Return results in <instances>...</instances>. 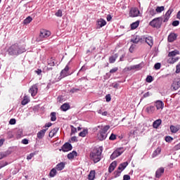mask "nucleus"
<instances>
[{
	"label": "nucleus",
	"instance_id": "obj_1",
	"mask_svg": "<svg viewBox=\"0 0 180 180\" xmlns=\"http://www.w3.org/2000/svg\"><path fill=\"white\" fill-rule=\"evenodd\" d=\"M98 129H100L97 134V139L100 141H103V140H106V137H108V130L110 129V126L105 125H98L97 127H96V129L98 130Z\"/></svg>",
	"mask_w": 180,
	"mask_h": 180
},
{
	"label": "nucleus",
	"instance_id": "obj_2",
	"mask_svg": "<svg viewBox=\"0 0 180 180\" xmlns=\"http://www.w3.org/2000/svg\"><path fill=\"white\" fill-rule=\"evenodd\" d=\"M25 51H26V49L23 48V46H19L18 44H13L8 49V53L9 56H19V54L25 53Z\"/></svg>",
	"mask_w": 180,
	"mask_h": 180
},
{
	"label": "nucleus",
	"instance_id": "obj_3",
	"mask_svg": "<svg viewBox=\"0 0 180 180\" xmlns=\"http://www.w3.org/2000/svg\"><path fill=\"white\" fill-rule=\"evenodd\" d=\"M103 151V147L100 146L96 149H94L91 153H90V158L95 164L96 162H99L101 160V155H102V153Z\"/></svg>",
	"mask_w": 180,
	"mask_h": 180
},
{
	"label": "nucleus",
	"instance_id": "obj_4",
	"mask_svg": "<svg viewBox=\"0 0 180 180\" xmlns=\"http://www.w3.org/2000/svg\"><path fill=\"white\" fill-rule=\"evenodd\" d=\"M162 22H164V18L158 17L151 20L149 22V26H151L152 27H155L156 29H160V27H161L162 25Z\"/></svg>",
	"mask_w": 180,
	"mask_h": 180
},
{
	"label": "nucleus",
	"instance_id": "obj_5",
	"mask_svg": "<svg viewBox=\"0 0 180 180\" xmlns=\"http://www.w3.org/2000/svg\"><path fill=\"white\" fill-rule=\"evenodd\" d=\"M51 34L50 31H47L46 30H41L39 36L37 38V41H43L44 39H47Z\"/></svg>",
	"mask_w": 180,
	"mask_h": 180
},
{
	"label": "nucleus",
	"instance_id": "obj_6",
	"mask_svg": "<svg viewBox=\"0 0 180 180\" xmlns=\"http://www.w3.org/2000/svg\"><path fill=\"white\" fill-rule=\"evenodd\" d=\"M128 165H129V162H127L121 163L119 165L117 170L114 172L115 178H117L120 176V174H122V171H124V169H125L126 167H127Z\"/></svg>",
	"mask_w": 180,
	"mask_h": 180
},
{
	"label": "nucleus",
	"instance_id": "obj_7",
	"mask_svg": "<svg viewBox=\"0 0 180 180\" xmlns=\"http://www.w3.org/2000/svg\"><path fill=\"white\" fill-rule=\"evenodd\" d=\"M124 151H126V148L123 147L117 148V150H115L110 155V160H115V158H117V157L122 155V153H124Z\"/></svg>",
	"mask_w": 180,
	"mask_h": 180
},
{
	"label": "nucleus",
	"instance_id": "obj_8",
	"mask_svg": "<svg viewBox=\"0 0 180 180\" xmlns=\"http://www.w3.org/2000/svg\"><path fill=\"white\" fill-rule=\"evenodd\" d=\"M141 39L143 41H145L150 48L154 46V39L152 38V37L143 36L141 37Z\"/></svg>",
	"mask_w": 180,
	"mask_h": 180
},
{
	"label": "nucleus",
	"instance_id": "obj_9",
	"mask_svg": "<svg viewBox=\"0 0 180 180\" xmlns=\"http://www.w3.org/2000/svg\"><path fill=\"white\" fill-rule=\"evenodd\" d=\"M174 12V8L172 7H170L169 10L166 12L165 15H163L162 18H163V22L165 23L169 20V18L171 16V13Z\"/></svg>",
	"mask_w": 180,
	"mask_h": 180
},
{
	"label": "nucleus",
	"instance_id": "obj_10",
	"mask_svg": "<svg viewBox=\"0 0 180 180\" xmlns=\"http://www.w3.org/2000/svg\"><path fill=\"white\" fill-rule=\"evenodd\" d=\"M140 15V10L137 8H131L129 11L130 18H137Z\"/></svg>",
	"mask_w": 180,
	"mask_h": 180
},
{
	"label": "nucleus",
	"instance_id": "obj_11",
	"mask_svg": "<svg viewBox=\"0 0 180 180\" xmlns=\"http://www.w3.org/2000/svg\"><path fill=\"white\" fill-rule=\"evenodd\" d=\"M72 150V145L71 143L67 142L64 145H63L60 151H63V153H68V151H71Z\"/></svg>",
	"mask_w": 180,
	"mask_h": 180
},
{
	"label": "nucleus",
	"instance_id": "obj_12",
	"mask_svg": "<svg viewBox=\"0 0 180 180\" xmlns=\"http://www.w3.org/2000/svg\"><path fill=\"white\" fill-rule=\"evenodd\" d=\"M180 87V78H176L173 81L172 84V88L174 91H178Z\"/></svg>",
	"mask_w": 180,
	"mask_h": 180
},
{
	"label": "nucleus",
	"instance_id": "obj_13",
	"mask_svg": "<svg viewBox=\"0 0 180 180\" xmlns=\"http://www.w3.org/2000/svg\"><path fill=\"white\" fill-rule=\"evenodd\" d=\"M69 70H70V68L68 67V65H66L65 68L63 70H62V71L60 72V77L62 78H65V77H68V75H71V74L68 72Z\"/></svg>",
	"mask_w": 180,
	"mask_h": 180
},
{
	"label": "nucleus",
	"instance_id": "obj_14",
	"mask_svg": "<svg viewBox=\"0 0 180 180\" xmlns=\"http://www.w3.org/2000/svg\"><path fill=\"white\" fill-rule=\"evenodd\" d=\"M37 91H39V89L37 88V84H34L30 89L29 92L31 94L32 96H36V95H37Z\"/></svg>",
	"mask_w": 180,
	"mask_h": 180
},
{
	"label": "nucleus",
	"instance_id": "obj_15",
	"mask_svg": "<svg viewBox=\"0 0 180 180\" xmlns=\"http://www.w3.org/2000/svg\"><path fill=\"white\" fill-rule=\"evenodd\" d=\"M98 29H101V27H103V26H106V20H103V18L98 19L96 21Z\"/></svg>",
	"mask_w": 180,
	"mask_h": 180
},
{
	"label": "nucleus",
	"instance_id": "obj_16",
	"mask_svg": "<svg viewBox=\"0 0 180 180\" xmlns=\"http://www.w3.org/2000/svg\"><path fill=\"white\" fill-rule=\"evenodd\" d=\"M176 37H178V35L175 33H171L167 38V40L169 43H172V41H175L176 40Z\"/></svg>",
	"mask_w": 180,
	"mask_h": 180
},
{
	"label": "nucleus",
	"instance_id": "obj_17",
	"mask_svg": "<svg viewBox=\"0 0 180 180\" xmlns=\"http://www.w3.org/2000/svg\"><path fill=\"white\" fill-rule=\"evenodd\" d=\"M164 167H160L159 169H157L156 172H155V177L156 178H161V176H162V174H164Z\"/></svg>",
	"mask_w": 180,
	"mask_h": 180
},
{
	"label": "nucleus",
	"instance_id": "obj_18",
	"mask_svg": "<svg viewBox=\"0 0 180 180\" xmlns=\"http://www.w3.org/2000/svg\"><path fill=\"white\" fill-rule=\"evenodd\" d=\"M117 165V162H116V161H114V162H112L110 165V166H109V167H108V172H110V174L111 173V172H113V171H115V168H116V166Z\"/></svg>",
	"mask_w": 180,
	"mask_h": 180
},
{
	"label": "nucleus",
	"instance_id": "obj_19",
	"mask_svg": "<svg viewBox=\"0 0 180 180\" xmlns=\"http://www.w3.org/2000/svg\"><path fill=\"white\" fill-rule=\"evenodd\" d=\"M155 106L158 110L164 109V103L162 101L158 100L155 102Z\"/></svg>",
	"mask_w": 180,
	"mask_h": 180
},
{
	"label": "nucleus",
	"instance_id": "obj_20",
	"mask_svg": "<svg viewBox=\"0 0 180 180\" xmlns=\"http://www.w3.org/2000/svg\"><path fill=\"white\" fill-rule=\"evenodd\" d=\"M161 123H162V120H161V119L156 120L153 123V127L154 129H158V127H160V126H161Z\"/></svg>",
	"mask_w": 180,
	"mask_h": 180
},
{
	"label": "nucleus",
	"instance_id": "obj_21",
	"mask_svg": "<svg viewBox=\"0 0 180 180\" xmlns=\"http://www.w3.org/2000/svg\"><path fill=\"white\" fill-rule=\"evenodd\" d=\"M46 131H47V129H42L39 131L37 133V138L39 139V140H41V139H43L44 137V134H46Z\"/></svg>",
	"mask_w": 180,
	"mask_h": 180
},
{
	"label": "nucleus",
	"instance_id": "obj_22",
	"mask_svg": "<svg viewBox=\"0 0 180 180\" xmlns=\"http://www.w3.org/2000/svg\"><path fill=\"white\" fill-rule=\"evenodd\" d=\"M117 57H119V55L117 53H115V55L110 56L109 58L110 64H113V63H115L116 61V60L117 59Z\"/></svg>",
	"mask_w": 180,
	"mask_h": 180
},
{
	"label": "nucleus",
	"instance_id": "obj_23",
	"mask_svg": "<svg viewBox=\"0 0 180 180\" xmlns=\"http://www.w3.org/2000/svg\"><path fill=\"white\" fill-rule=\"evenodd\" d=\"M141 40H143V39H141L140 36L136 35L134 37V39L131 40V41H132V43H134V44H137V43H139V41H141Z\"/></svg>",
	"mask_w": 180,
	"mask_h": 180
},
{
	"label": "nucleus",
	"instance_id": "obj_24",
	"mask_svg": "<svg viewBox=\"0 0 180 180\" xmlns=\"http://www.w3.org/2000/svg\"><path fill=\"white\" fill-rule=\"evenodd\" d=\"M77 155H78V153H77V151L73 150L69 154H68V160H72V158H74L75 157H77Z\"/></svg>",
	"mask_w": 180,
	"mask_h": 180
},
{
	"label": "nucleus",
	"instance_id": "obj_25",
	"mask_svg": "<svg viewBox=\"0 0 180 180\" xmlns=\"http://www.w3.org/2000/svg\"><path fill=\"white\" fill-rule=\"evenodd\" d=\"M139 25H140V20H136V22H132L131 24V30H134L135 29H137Z\"/></svg>",
	"mask_w": 180,
	"mask_h": 180
},
{
	"label": "nucleus",
	"instance_id": "obj_26",
	"mask_svg": "<svg viewBox=\"0 0 180 180\" xmlns=\"http://www.w3.org/2000/svg\"><path fill=\"white\" fill-rule=\"evenodd\" d=\"M57 131H58V128L56 127L53 128L50 132H49V137L53 138L56 134H57Z\"/></svg>",
	"mask_w": 180,
	"mask_h": 180
},
{
	"label": "nucleus",
	"instance_id": "obj_27",
	"mask_svg": "<svg viewBox=\"0 0 180 180\" xmlns=\"http://www.w3.org/2000/svg\"><path fill=\"white\" fill-rule=\"evenodd\" d=\"M160 154H161V148H158L152 154V158H155V157H157V155H160Z\"/></svg>",
	"mask_w": 180,
	"mask_h": 180
},
{
	"label": "nucleus",
	"instance_id": "obj_28",
	"mask_svg": "<svg viewBox=\"0 0 180 180\" xmlns=\"http://www.w3.org/2000/svg\"><path fill=\"white\" fill-rule=\"evenodd\" d=\"M30 102V99L29 98V96H25L23 100L21 102V105L25 106V105H27V103Z\"/></svg>",
	"mask_w": 180,
	"mask_h": 180
},
{
	"label": "nucleus",
	"instance_id": "obj_29",
	"mask_svg": "<svg viewBox=\"0 0 180 180\" xmlns=\"http://www.w3.org/2000/svg\"><path fill=\"white\" fill-rule=\"evenodd\" d=\"M60 109L61 110H63V112H67V110H68V109H70V104L68 103H64L63 105H62L60 106Z\"/></svg>",
	"mask_w": 180,
	"mask_h": 180
},
{
	"label": "nucleus",
	"instance_id": "obj_30",
	"mask_svg": "<svg viewBox=\"0 0 180 180\" xmlns=\"http://www.w3.org/2000/svg\"><path fill=\"white\" fill-rule=\"evenodd\" d=\"M65 167V164L64 162L58 163L56 165V169H58V171H62V169H64Z\"/></svg>",
	"mask_w": 180,
	"mask_h": 180
},
{
	"label": "nucleus",
	"instance_id": "obj_31",
	"mask_svg": "<svg viewBox=\"0 0 180 180\" xmlns=\"http://www.w3.org/2000/svg\"><path fill=\"white\" fill-rule=\"evenodd\" d=\"M179 131V127L176 126H174V125H171L170 126V131H172V133H177Z\"/></svg>",
	"mask_w": 180,
	"mask_h": 180
},
{
	"label": "nucleus",
	"instance_id": "obj_32",
	"mask_svg": "<svg viewBox=\"0 0 180 180\" xmlns=\"http://www.w3.org/2000/svg\"><path fill=\"white\" fill-rule=\"evenodd\" d=\"M179 54V51L174 50L172 51L169 52L168 57H175V56Z\"/></svg>",
	"mask_w": 180,
	"mask_h": 180
},
{
	"label": "nucleus",
	"instance_id": "obj_33",
	"mask_svg": "<svg viewBox=\"0 0 180 180\" xmlns=\"http://www.w3.org/2000/svg\"><path fill=\"white\" fill-rule=\"evenodd\" d=\"M155 110V107H154L153 105H150L146 108L147 113H154Z\"/></svg>",
	"mask_w": 180,
	"mask_h": 180
},
{
	"label": "nucleus",
	"instance_id": "obj_34",
	"mask_svg": "<svg viewBox=\"0 0 180 180\" xmlns=\"http://www.w3.org/2000/svg\"><path fill=\"white\" fill-rule=\"evenodd\" d=\"M88 179L89 180H94L95 179V171L91 170L90 173L88 175Z\"/></svg>",
	"mask_w": 180,
	"mask_h": 180
},
{
	"label": "nucleus",
	"instance_id": "obj_35",
	"mask_svg": "<svg viewBox=\"0 0 180 180\" xmlns=\"http://www.w3.org/2000/svg\"><path fill=\"white\" fill-rule=\"evenodd\" d=\"M55 175H57V169L53 168L50 171L49 176H51V178H54Z\"/></svg>",
	"mask_w": 180,
	"mask_h": 180
},
{
	"label": "nucleus",
	"instance_id": "obj_36",
	"mask_svg": "<svg viewBox=\"0 0 180 180\" xmlns=\"http://www.w3.org/2000/svg\"><path fill=\"white\" fill-rule=\"evenodd\" d=\"M32 20H33V19L32 18V17L28 16V17H27V18L23 20V23H24V25H29V23H30V22H32Z\"/></svg>",
	"mask_w": 180,
	"mask_h": 180
},
{
	"label": "nucleus",
	"instance_id": "obj_37",
	"mask_svg": "<svg viewBox=\"0 0 180 180\" xmlns=\"http://www.w3.org/2000/svg\"><path fill=\"white\" fill-rule=\"evenodd\" d=\"M133 70H141L143 68V63L132 65Z\"/></svg>",
	"mask_w": 180,
	"mask_h": 180
},
{
	"label": "nucleus",
	"instance_id": "obj_38",
	"mask_svg": "<svg viewBox=\"0 0 180 180\" xmlns=\"http://www.w3.org/2000/svg\"><path fill=\"white\" fill-rule=\"evenodd\" d=\"M165 9V7L162 6H158L155 11L157 13H161V12L164 11Z\"/></svg>",
	"mask_w": 180,
	"mask_h": 180
},
{
	"label": "nucleus",
	"instance_id": "obj_39",
	"mask_svg": "<svg viewBox=\"0 0 180 180\" xmlns=\"http://www.w3.org/2000/svg\"><path fill=\"white\" fill-rule=\"evenodd\" d=\"M86 134H88V129H84L82 131H81L79 134V136L80 137H85V136H86Z\"/></svg>",
	"mask_w": 180,
	"mask_h": 180
},
{
	"label": "nucleus",
	"instance_id": "obj_40",
	"mask_svg": "<svg viewBox=\"0 0 180 180\" xmlns=\"http://www.w3.org/2000/svg\"><path fill=\"white\" fill-rule=\"evenodd\" d=\"M57 117H56V112H53L51 113V122H56Z\"/></svg>",
	"mask_w": 180,
	"mask_h": 180
},
{
	"label": "nucleus",
	"instance_id": "obj_41",
	"mask_svg": "<svg viewBox=\"0 0 180 180\" xmlns=\"http://www.w3.org/2000/svg\"><path fill=\"white\" fill-rule=\"evenodd\" d=\"M6 157H8V153H6V152H1L0 153V160H2L3 158H5Z\"/></svg>",
	"mask_w": 180,
	"mask_h": 180
},
{
	"label": "nucleus",
	"instance_id": "obj_42",
	"mask_svg": "<svg viewBox=\"0 0 180 180\" xmlns=\"http://www.w3.org/2000/svg\"><path fill=\"white\" fill-rule=\"evenodd\" d=\"M55 15L57 18H61V16H63V11L61 9L58 10Z\"/></svg>",
	"mask_w": 180,
	"mask_h": 180
},
{
	"label": "nucleus",
	"instance_id": "obj_43",
	"mask_svg": "<svg viewBox=\"0 0 180 180\" xmlns=\"http://www.w3.org/2000/svg\"><path fill=\"white\" fill-rule=\"evenodd\" d=\"M8 165V162L1 161L0 162V168H4V167H6Z\"/></svg>",
	"mask_w": 180,
	"mask_h": 180
},
{
	"label": "nucleus",
	"instance_id": "obj_44",
	"mask_svg": "<svg viewBox=\"0 0 180 180\" xmlns=\"http://www.w3.org/2000/svg\"><path fill=\"white\" fill-rule=\"evenodd\" d=\"M153 76L149 75L146 77V82L150 83V82H153Z\"/></svg>",
	"mask_w": 180,
	"mask_h": 180
},
{
	"label": "nucleus",
	"instance_id": "obj_45",
	"mask_svg": "<svg viewBox=\"0 0 180 180\" xmlns=\"http://www.w3.org/2000/svg\"><path fill=\"white\" fill-rule=\"evenodd\" d=\"M172 140H174V139L171 136L165 137V141H167V143H171V141H172Z\"/></svg>",
	"mask_w": 180,
	"mask_h": 180
},
{
	"label": "nucleus",
	"instance_id": "obj_46",
	"mask_svg": "<svg viewBox=\"0 0 180 180\" xmlns=\"http://www.w3.org/2000/svg\"><path fill=\"white\" fill-rule=\"evenodd\" d=\"M154 68L155 70H160V68H161V63H155L154 65Z\"/></svg>",
	"mask_w": 180,
	"mask_h": 180
},
{
	"label": "nucleus",
	"instance_id": "obj_47",
	"mask_svg": "<svg viewBox=\"0 0 180 180\" xmlns=\"http://www.w3.org/2000/svg\"><path fill=\"white\" fill-rule=\"evenodd\" d=\"M176 74H179L180 73V62L177 64L176 67Z\"/></svg>",
	"mask_w": 180,
	"mask_h": 180
},
{
	"label": "nucleus",
	"instance_id": "obj_48",
	"mask_svg": "<svg viewBox=\"0 0 180 180\" xmlns=\"http://www.w3.org/2000/svg\"><path fill=\"white\" fill-rule=\"evenodd\" d=\"M105 100H106V102H110V101L112 100V98L110 97V94H107L105 96Z\"/></svg>",
	"mask_w": 180,
	"mask_h": 180
},
{
	"label": "nucleus",
	"instance_id": "obj_49",
	"mask_svg": "<svg viewBox=\"0 0 180 180\" xmlns=\"http://www.w3.org/2000/svg\"><path fill=\"white\" fill-rule=\"evenodd\" d=\"M117 70H119V68H112V69H111V70H110V74H115V72H117Z\"/></svg>",
	"mask_w": 180,
	"mask_h": 180
},
{
	"label": "nucleus",
	"instance_id": "obj_50",
	"mask_svg": "<svg viewBox=\"0 0 180 180\" xmlns=\"http://www.w3.org/2000/svg\"><path fill=\"white\" fill-rule=\"evenodd\" d=\"M10 124H16V120L15 118H12L9 121Z\"/></svg>",
	"mask_w": 180,
	"mask_h": 180
},
{
	"label": "nucleus",
	"instance_id": "obj_51",
	"mask_svg": "<svg viewBox=\"0 0 180 180\" xmlns=\"http://www.w3.org/2000/svg\"><path fill=\"white\" fill-rule=\"evenodd\" d=\"M17 134L18 136H23V129H19L17 131Z\"/></svg>",
	"mask_w": 180,
	"mask_h": 180
},
{
	"label": "nucleus",
	"instance_id": "obj_52",
	"mask_svg": "<svg viewBox=\"0 0 180 180\" xmlns=\"http://www.w3.org/2000/svg\"><path fill=\"white\" fill-rule=\"evenodd\" d=\"M33 157H34V153H32L27 156V160H32Z\"/></svg>",
	"mask_w": 180,
	"mask_h": 180
},
{
	"label": "nucleus",
	"instance_id": "obj_53",
	"mask_svg": "<svg viewBox=\"0 0 180 180\" xmlns=\"http://www.w3.org/2000/svg\"><path fill=\"white\" fill-rule=\"evenodd\" d=\"M172 26L176 27L179 25V21L178 20H174L172 22Z\"/></svg>",
	"mask_w": 180,
	"mask_h": 180
},
{
	"label": "nucleus",
	"instance_id": "obj_54",
	"mask_svg": "<svg viewBox=\"0 0 180 180\" xmlns=\"http://www.w3.org/2000/svg\"><path fill=\"white\" fill-rule=\"evenodd\" d=\"M109 140H116V135H115L114 134H111V135L109 137Z\"/></svg>",
	"mask_w": 180,
	"mask_h": 180
},
{
	"label": "nucleus",
	"instance_id": "obj_55",
	"mask_svg": "<svg viewBox=\"0 0 180 180\" xmlns=\"http://www.w3.org/2000/svg\"><path fill=\"white\" fill-rule=\"evenodd\" d=\"M178 60H179V58H172V61L169 62L170 64H174V63H176V61H178Z\"/></svg>",
	"mask_w": 180,
	"mask_h": 180
},
{
	"label": "nucleus",
	"instance_id": "obj_56",
	"mask_svg": "<svg viewBox=\"0 0 180 180\" xmlns=\"http://www.w3.org/2000/svg\"><path fill=\"white\" fill-rule=\"evenodd\" d=\"M149 13H150V15H151V16H155L157 13L155 11L154 9H152V10H150V11H149Z\"/></svg>",
	"mask_w": 180,
	"mask_h": 180
},
{
	"label": "nucleus",
	"instance_id": "obj_57",
	"mask_svg": "<svg viewBox=\"0 0 180 180\" xmlns=\"http://www.w3.org/2000/svg\"><path fill=\"white\" fill-rule=\"evenodd\" d=\"M78 91H79V89H75V88H72L70 90L71 94H75V92H78Z\"/></svg>",
	"mask_w": 180,
	"mask_h": 180
},
{
	"label": "nucleus",
	"instance_id": "obj_58",
	"mask_svg": "<svg viewBox=\"0 0 180 180\" xmlns=\"http://www.w3.org/2000/svg\"><path fill=\"white\" fill-rule=\"evenodd\" d=\"M21 143H22V144H29V140L27 139H22V140L21 141Z\"/></svg>",
	"mask_w": 180,
	"mask_h": 180
},
{
	"label": "nucleus",
	"instance_id": "obj_59",
	"mask_svg": "<svg viewBox=\"0 0 180 180\" xmlns=\"http://www.w3.org/2000/svg\"><path fill=\"white\" fill-rule=\"evenodd\" d=\"M174 150L175 151H178V150H180V143L174 147Z\"/></svg>",
	"mask_w": 180,
	"mask_h": 180
},
{
	"label": "nucleus",
	"instance_id": "obj_60",
	"mask_svg": "<svg viewBox=\"0 0 180 180\" xmlns=\"http://www.w3.org/2000/svg\"><path fill=\"white\" fill-rule=\"evenodd\" d=\"M123 180H130V176L129 174L124 175Z\"/></svg>",
	"mask_w": 180,
	"mask_h": 180
},
{
	"label": "nucleus",
	"instance_id": "obj_61",
	"mask_svg": "<svg viewBox=\"0 0 180 180\" xmlns=\"http://www.w3.org/2000/svg\"><path fill=\"white\" fill-rule=\"evenodd\" d=\"M71 141H72V143H76L77 141H78V139H77V136H72V137L71 138Z\"/></svg>",
	"mask_w": 180,
	"mask_h": 180
},
{
	"label": "nucleus",
	"instance_id": "obj_62",
	"mask_svg": "<svg viewBox=\"0 0 180 180\" xmlns=\"http://www.w3.org/2000/svg\"><path fill=\"white\" fill-rule=\"evenodd\" d=\"M49 65H50V67H54V65H56V63H54L53 60H51V62H49Z\"/></svg>",
	"mask_w": 180,
	"mask_h": 180
},
{
	"label": "nucleus",
	"instance_id": "obj_63",
	"mask_svg": "<svg viewBox=\"0 0 180 180\" xmlns=\"http://www.w3.org/2000/svg\"><path fill=\"white\" fill-rule=\"evenodd\" d=\"M150 91H148L146 93H145L143 96V98H148V96H150Z\"/></svg>",
	"mask_w": 180,
	"mask_h": 180
},
{
	"label": "nucleus",
	"instance_id": "obj_64",
	"mask_svg": "<svg viewBox=\"0 0 180 180\" xmlns=\"http://www.w3.org/2000/svg\"><path fill=\"white\" fill-rule=\"evenodd\" d=\"M72 127V133H77V128L74 127V126H71Z\"/></svg>",
	"mask_w": 180,
	"mask_h": 180
}]
</instances>
